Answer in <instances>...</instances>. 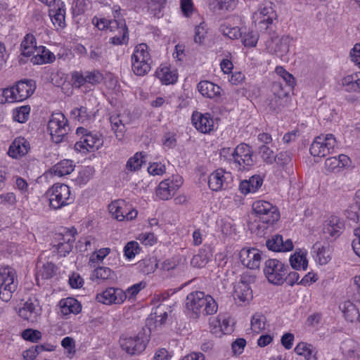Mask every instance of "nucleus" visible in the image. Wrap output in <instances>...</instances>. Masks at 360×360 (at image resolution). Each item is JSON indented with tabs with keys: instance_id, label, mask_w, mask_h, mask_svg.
Listing matches in <instances>:
<instances>
[{
	"instance_id": "29",
	"label": "nucleus",
	"mask_w": 360,
	"mask_h": 360,
	"mask_svg": "<svg viewBox=\"0 0 360 360\" xmlns=\"http://www.w3.org/2000/svg\"><path fill=\"white\" fill-rule=\"evenodd\" d=\"M340 309L343 313L345 319L351 322L359 320L360 313L356 305L349 300H346L339 305Z\"/></svg>"
},
{
	"instance_id": "9",
	"label": "nucleus",
	"mask_w": 360,
	"mask_h": 360,
	"mask_svg": "<svg viewBox=\"0 0 360 360\" xmlns=\"http://www.w3.org/2000/svg\"><path fill=\"white\" fill-rule=\"evenodd\" d=\"M77 135H82L80 140L75 144V148L79 152L89 151L94 148L98 149L101 145V141L96 134H92L84 127H78L76 131Z\"/></svg>"
},
{
	"instance_id": "64",
	"label": "nucleus",
	"mask_w": 360,
	"mask_h": 360,
	"mask_svg": "<svg viewBox=\"0 0 360 360\" xmlns=\"http://www.w3.org/2000/svg\"><path fill=\"white\" fill-rule=\"evenodd\" d=\"M284 105L283 101L278 97L272 96L269 100L268 106L269 110L273 112H278L281 110V107Z\"/></svg>"
},
{
	"instance_id": "55",
	"label": "nucleus",
	"mask_w": 360,
	"mask_h": 360,
	"mask_svg": "<svg viewBox=\"0 0 360 360\" xmlns=\"http://www.w3.org/2000/svg\"><path fill=\"white\" fill-rule=\"evenodd\" d=\"M292 89H289L285 84L275 82L273 85V96L283 100V98L288 96L289 92Z\"/></svg>"
},
{
	"instance_id": "45",
	"label": "nucleus",
	"mask_w": 360,
	"mask_h": 360,
	"mask_svg": "<svg viewBox=\"0 0 360 360\" xmlns=\"http://www.w3.org/2000/svg\"><path fill=\"white\" fill-rule=\"evenodd\" d=\"M56 271V266L51 262H47L43 264L42 267L37 273V279L41 277L43 279H49L52 278Z\"/></svg>"
},
{
	"instance_id": "5",
	"label": "nucleus",
	"mask_w": 360,
	"mask_h": 360,
	"mask_svg": "<svg viewBox=\"0 0 360 360\" xmlns=\"http://www.w3.org/2000/svg\"><path fill=\"white\" fill-rule=\"evenodd\" d=\"M252 210L263 224L272 225L280 218L278 208L267 201H255L252 204Z\"/></svg>"
},
{
	"instance_id": "8",
	"label": "nucleus",
	"mask_w": 360,
	"mask_h": 360,
	"mask_svg": "<svg viewBox=\"0 0 360 360\" xmlns=\"http://www.w3.org/2000/svg\"><path fill=\"white\" fill-rule=\"evenodd\" d=\"M336 140L331 134L316 137L311 143L309 151L313 156L324 157L333 150Z\"/></svg>"
},
{
	"instance_id": "10",
	"label": "nucleus",
	"mask_w": 360,
	"mask_h": 360,
	"mask_svg": "<svg viewBox=\"0 0 360 360\" xmlns=\"http://www.w3.org/2000/svg\"><path fill=\"white\" fill-rule=\"evenodd\" d=\"M127 298L126 293L120 288H108L96 295V299L104 304H120Z\"/></svg>"
},
{
	"instance_id": "35",
	"label": "nucleus",
	"mask_w": 360,
	"mask_h": 360,
	"mask_svg": "<svg viewBox=\"0 0 360 360\" xmlns=\"http://www.w3.org/2000/svg\"><path fill=\"white\" fill-rule=\"evenodd\" d=\"M155 75L165 84H173L178 78L177 75L170 71L169 68L167 67L158 69L155 72Z\"/></svg>"
},
{
	"instance_id": "32",
	"label": "nucleus",
	"mask_w": 360,
	"mask_h": 360,
	"mask_svg": "<svg viewBox=\"0 0 360 360\" xmlns=\"http://www.w3.org/2000/svg\"><path fill=\"white\" fill-rule=\"evenodd\" d=\"M294 351L297 354L304 356L307 360H317L314 348L311 345L300 342Z\"/></svg>"
},
{
	"instance_id": "28",
	"label": "nucleus",
	"mask_w": 360,
	"mask_h": 360,
	"mask_svg": "<svg viewBox=\"0 0 360 360\" xmlns=\"http://www.w3.org/2000/svg\"><path fill=\"white\" fill-rule=\"evenodd\" d=\"M60 307L61 312L64 315H68L71 313L77 314L82 310L80 303L73 297H68L66 299L61 300L60 301Z\"/></svg>"
},
{
	"instance_id": "50",
	"label": "nucleus",
	"mask_w": 360,
	"mask_h": 360,
	"mask_svg": "<svg viewBox=\"0 0 360 360\" xmlns=\"http://www.w3.org/2000/svg\"><path fill=\"white\" fill-rule=\"evenodd\" d=\"M243 32L242 42L245 46L255 47L257 45L259 35L253 31Z\"/></svg>"
},
{
	"instance_id": "44",
	"label": "nucleus",
	"mask_w": 360,
	"mask_h": 360,
	"mask_svg": "<svg viewBox=\"0 0 360 360\" xmlns=\"http://www.w3.org/2000/svg\"><path fill=\"white\" fill-rule=\"evenodd\" d=\"M124 202V200H118L112 202L108 206L109 212L118 221H122L124 219V214L122 210V205Z\"/></svg>"
},
{
	"instance_id": "34",
	"label": "nucleus",
	"mask_w": 360,
	"mask_h": 360,
	"mask_svg": "<svg viewBox=\"0 0 360 360\" xmlns=\"http://www.w3.org/2000/svg\"><path fill=\"white\" fill-rule=\"evenodd\" d=\"M74 167L72 160H63L53 167V171L56 175L63 176L70 174L74 170Z\"/></svg>"
},
{
	"instance_id": "4",
	"label": "nucleus",
	"mask_w": 360,
	"mask_h": 360,
	"mask_svg": "<svg viewBox=\"0 0 360 360\" xmlns=\"http://www.w3.org/2000/svg\"><path fill=\"white\" fill-rule=\"evenodd\" d=\"M149 329L142 328L134 337H120V345L129 354H139L146 347L149 341Z\"/></svg>"
},
{
	"instance_id": "56",
	"label": "nucleus",
	"mask_w": 360,
	"mask_h": 360,
	"mask_svg": "<svg viewBox=\"0 0 360 360\" xmlns=\"http://www.w3.org/2000/svg\"><path fill=\"white\" fill-rule=\"evenodd\" d=\"M139 252V243L136 241L128 242L124 248V256L127 259H132Z\"/></svg>"
},
{
	"instance_id": "47",
	"label": "nucleus",
	"mask_w": 360,
	"mask_h": 360,
	"mask_svg": "<svg viewBox=\"0 0 360 360\" xmlns=\"http://www.w3.org/2000/svg\"><path fill=\"white\" fill-rule=\"evenodd\" d=\"M143 158L141 153H136L133 157L128 160L126 168L131 172L139 169L142 164L145 162Z\"/></svg>"
},
{
	"instance_id": "41",
	"label": "nucleus",
	"mask_w": 360,
	"mask_h": 360,
	"mask_svg": "<svg viewBox=\"0 0 360 360\" xmlns=\"http://www.w3.org/2000/svg\"><path fill=\"white\" fill-rule=\"evenodd\" d=\"M27 310L30 314V317L27 318V321L30 322H34L37 320V317L39 316V313L36 309L34 304L28 300L25 304L24 306L20 309L19 310V316H25V311Z\"/></svg>"
},
{
	"instance_id": "11",
	"label": "nucleus",
	"mask_w": 360,
	"mask_h": 360,
	"mask_svg": "<svg viewBox=\"0 0 360 360\" xmlns=\"http://www.w3.org/2000/svg\"><path fill=\"white\" fill-rule=\"evenodd\" d=\"M10 88L13 90L15 102H19L31 96L35 90V84L33 80L25 79L18 81L15 86Z\"/></svg>"
},
{
	"instance_id": "42",
	"label": "nucleus",
	"mask_w": 360,
	"mask_h": 360,
	"mask_svg": "<svg viewBox=\"0 0 360 360\" xmlns=\"http://www.w3.org/2000/svg\"><path fill=\"white\" fill-rule=\"evenodd\" d=\"M219 30L223 35L232 39H238L243 35V32L238 27H231L225 23L221 25Z\"/></svg>"
},
{
	"instance_id": "53",
	"label": "nucleus",
	"mask_w": 360,
	"mask_h": 360,
	"mask_svg": "<svg viewBox=\"0 0 360 360\" xmlns=\"http://www.w3.org/2000/svg\"><path fill=\"white\" fill-rule=\"evenodd\" d=\"M30 108L28 105L21 106L13 112V119L20 123L25 122L29 117Z\"/></svg>"
},
{
	"instance_id": "2",
	"label": "nucleus",
	"mask_w": 360,
	"mask_h": 360,
	"mask_svg": "<svg viewBox=\"0 0 360 360\" xmlns=\"http://www.w3.org/2000/svg\"><path fill=\"white\" fill-rule=\"evenodd\" d=\"M48 130L52 141L60 143L68 141L70 130L65 115L60 112L53 113L48 122Z\"/></svg>"
},
{
	"instance_id": "63",
	"label": "nucleus",
	"mask_w": 360,
	"mask_h": 360,
	"mask_svg": "<svg viewBox=\"0 0 360 360\" xmlns=\"http://www.w3.org/2000/svg\"><path fill=\"white\" fill-rule=\"evenodd\" d=\"M86 83L95 85L99 84L103 79V75L98 71L86 72Z\"/></svg>"
},
{
	"instance_id": "24",
	"label": "nucleus",
	"mask_w": 360,
	"mask_h": 360,
	"mask_svg": "<svg viewBox=\"0 0 360 360\" xmlns=\"http://www.w3.org/2000/svg\"><path fill=\"white\" fill-rule=\"evenodd\" d=\"M342 84L346 91L360 93V72L343 77Z\"/></svg>"
},
{
	"instance_id": "46",
	"label": "nucleus",
	"mask_w": 360,
	"mask_h": 360,
	"mask_svg": "<svg viewBox=\"0 0 360 360\" xmlns=\"http://www.w3.org/2000/svg\"><path fill=\"white\" fill-rule=\"evenodd\" d=\"M129 40L128 28L126 23H122V32H118L114 37L110 39V43L114 45H122L127 44Z\"/></svg>"
},
{
	"instance_id": "37",
	"label": "nucleus",
	"mask_w": 360,
	"mask_h": 360,
	"mask_svg": "<svg viewBox=\"0 0 360 360\" xmlns=\"http://www.w3.org/2000/svg\"><path fill=\"white\" fill-rule=\"evenodd\" d=\"M212 254L206 250H201L199 252L194 255L191 259V264L194 267H204L209 262Z\"/></svg>"
},
{
	"instance_id": "58",
	"label": "nucleus",
	"mask_w": 360,
	"mask_h": 360,
	"mask_svg": "<svg viewBox=\"0 0 360 360\" xmlns=\"http://www.w3.org/2000/svg\"><path fill=\"white\" fill-rule=\"evenodd\" d=\"M93 175V169L90 167H86L82 170L77 177L75 179V181L79 185H84L86 184Z\"/></svg>"
},
{
	"instance_id": "33",
	"label": "nucleus",
	"mask_w": 360,
	"mask_h": 360,
	"mask_svg": "<svg viewBox=\"0 0 360 360\" xmlns=\"http://www.w3.org/2000/svg\"><path fill=\"white\" fill-rule=\"evenodd\" d=\"M307 252L302 250L296 252L290 257V265L294 269H299L302 267L304 270L307 269L308 260L307 259Z\"/></svg>"
},
{
	"instance_id": "21",
	"label": "nucleus",
	"mask_w": 360,
	"mask_h": 360,
	"mask_svg": "<svg viewBox=\"0 0 360 360\" xmlns=\"http://www.w3.org/2000/svg\"><path fill=\"white\" fill-rule=\"evenodd\" d=\"M313 256L321 265L327 264L330 259L331 251L328 244L326 245L320 242H316L312 246Z\"/></svg>"
},
{
	"instance_id": "36",
	"label": "nucleus",
	"mask_w": 360,
	"mask_h": 360,
	"mask_svg": "<svg viewBox=\"0 0 360 360\" xmlns=\"http://www.w3.org/2000/svg\"><path fill=\"white\" fill-rule=\"evenodd\" d=\"M112 129L114 131L115 136L117 139L122 140L124 137V132L126 131V127L120 119L119 115H112L110 117Z\"/></svg>"
},
{
	"instance_id": "25",
	"label": "nucleus",
	"mask_w": 360,
	"mask_h": 360,
	"mask_svg": "<svg viewBox=\"0 0 360 360\" xmlns=\"http://www.w3.org/2000/svg\"><path fill=\"white\" fill-rule=\"evenodd\" d=\"M290 39L287 36H283L281 38L275 37L271 39V42L269 45L271 50L278 56H282L289 50Z\"/></svg>"
},
{
	"instance_id": "19",
	"label": "nucleus",
	"mask_w": 360,
	"mask_h": 360,
	"mask_svg": "<svg viewBox=\"0 0 360 360\" xmlns=\"http://www.w3.org/2000/svg\"><path fill=\"white\" fill-rule=\"evenodd\" d=\"M345 360H358L360 359L359 345L352 340H347L342 343L341 347Z\"/></svg>"
},
{
	"instance_id": "48",
	"label": "nucleus",
	"mask_w": 360,
	"mask_h": 360,
	"mask_svg": "<svg viewBox=\"0 0 360 360\" xmlns=\"http://www.w3.org/2000/svg\"><path fill=\"white\" fill-rule=\"evenodd\" d=\"M115 273L108 267L98 266L94 271L92 276L103 281L114 279Z\"/></svg>"
},
{
	"instance_id": "13",
	"label": "nucleus",
	"mask_w": 360,
	"mask_h": 360,
	"mask_svg": "<svg viewBox=\"0 0 360 360\" xmlns=\"http://www.w3.org/2000/svg\"><path fill=\"white\" fill-rule=\"evenodd\" d=\"M240 262L244 266L251 269L259 267L261 252L255 248H243L239 253Z\"/></svg>"
},
{
	"instance_id": "61",
	"label": "nucleus",
	"mask_w": 360,
	"mask_h": 360,
	"mask_svg": "<svg viewBox=\"0 0 360 360\" xmlns=\"http://www.w3.org/2000/svg\"><path fill=\"white\" fill-rule=\"evenodd\" d=\"M207 34L205 22H201L195 28L194 41L195 43L202 44Z\"/></svg>"
},
{
	"instance_id": "26",
	"label": "nucleus",
	"mask_w": 360,
	"mask_h": 360,
	"mask_svg": "<svg viewBox=\"0 0 360 360\" xmlns=\"http://www.w3.org/2000/svg\"><path fill=\"white\" fill-rule=\"evenodd\" d=\"M224 171L221 169H217L212 172L208 179V186L214 191H219L224 188L226 178Z\"/></svg>"
},
{
	"instance_id": "6",
	"label": "nucleus",
	"mask_w": 360,
	"mask_h": 360,
	"mask_svg": "<svg viewBox=\"0 0 360 360\" xmlns=\"http://www.w3.org/2000/svg\"><path fill=\"white\" fill-rule=\"evenodd\" d=\"M288 266L276 259H267L264 263V273L269 282L281 285L288 274Z\"/></svg>"
},
{
	"instance_id": "1",
	"label": "nucleus",
	"mask_w": 360,
	"mask_h": 360,
	"mask_svg": "<svg viewBox=\"0 0 360 360\" xmlns=\"http://www.w3.org/2000/svg\"><path fill=\"white\" fill-rule=\"evenodd\" d=\"M186 308L188 316L195 319L200 313L205 316L215 314L218 306L210 295H205L202 291H194L187 295Z\"/></svg>"
},
{
	"instance_id": "43",
	"label": "nucleus",
	"mask_w": 360,
	"mask_h": 360,
	"mask_svg": "<svg viewBox=\"0 0 360 360\" xmlns=\"http://www.w3.org/2000/svg\"><path fill=\"white\" fill-rule=\"evenodd\" d=\"M266 317L261 313H255L251 319V326L254 332L259 333L265 329Z\"/></svg>"
},
{
	"instance_id": "20",
	"label": "nucleus",
	"mask_w": 360,
	"mask_h": 360,
	"mask_svg": "<svg viewBox=\"0 0 360 360\" xmlns=\"http://www.w3.org/2000/svg\"><path fill=\"white\" fill-rule=\"evenodd\" d=\"M344 228V222L336 216L330 217L323 224V231L324 233L329 234L333 237L340 236Z\"/></svg>"
},
{
	"instance_id": "23",
	"label": "nucleus",
	"mask_w": 360,
	"mask_h": 360,
	"mask_svg": "<svg viewBox=\"0 0 360 360\" xmlns=\"http://www.w3.org/2000/svg\"><path fill=\"white\" fill-rule=\"evenodd\" d=\"M0 284L7 286L8 288L17 290L18 281L15 271L11 267H4L0 270Z\"/></svg>"
},
{
	"instance_id": "27",
	"label": "nucleus",
	"mask_w": 360,
	"mask_h": 360,
	"mask_svg": "<svg viewBox=\"0 0 360 360\" xmlns=\"http://www.w3.org/2000/svg\"><path fill=\"white\" fill-rule=\"evenodd\" d=\"M349 161V158L345 155H340L338 158H328L325 161V167L330 172H335L336 170L345 167Z\"/></svg>"
},
{
	"instance_id": "7",
	"label": "nucleus",
	"mask_w": 360,
	"mask_h": 360,
	"mask_svg": "<svg viewBox=\"0 0 360 360\" xmlns=\"http://www.w3.org/2000/svg\"><path fill=\"white\" fill-rule=\"evenodd\" d=\"M233 163L239 170L249 169L255 165L253 151L251 147L246 143L239 144L233 151Z\"/></svg>"
},
{
	"instance_id": "15",
	"label": "nucleus",
	"mask_w": 360,
	"mask_h": 360,
	"mask_svg": "<svg viewBox=\"0 0 360 360\" xmlns=\"http://www.w3.org/2000/svg\"><path fill=\"white\" fill-rule=\"evenodd\" d=\"M180 187L179 184H174V180L162 181L156 188V195L162 200L171 198Z\"/></svg>"
},
{
	"instance_id": "30",
	"label": "nucleus",
	"mask_w": 360,
	"mask_h": 360,
	"mask_svg": "<svg viewBox=\"0 0 360 360\" xmlns=\"http://www.w3.org/2000/svg\"><path fill=\"white\" fill-rule=\"evenodd\" d=\"M39 52H41V53H37L31 58V62L34 65L51 63L56 59L54 54L44 46H40Z\"/></svg>"
},
{
	"instance_id": "57",
	"label": "nucleus",
	"mask_w": 360,
	"mask_h": 360,
	"mask_svg": "<svg viewBox=\"0 0 360 360\" xmlns=\"http://www.w3.org/2000/svg\"><path fill=\"white\" fill-rule=\"evenodd\" d=\"M165 1H157V0H151L148 4V9L150 13L153 15V16L160 18L161 15L162 11L164 8Z\"/></svg>"
},
{
	"instance_id": "59",
	"label": "nucleus",
	"mask_w": 360,
	"mask_h": 360,
	"mask_svg": "<svg viewBox=\"0 0 360 360\" xmlns=\"http://www.w3.org/2000/svg\"><path fill=\"white\" fill-rule=\"evenodd\" d=\"M75 239L73 236L72 238H69L67 241L60 242L57 245V250L60 255L65 256L72 249L73 243Z\"/></svg>"
},
{
	"instance_id": "18",
	"label": "nucleus",
	"mask_w": 360,
	"mask_h": 360,
	"mask_svg": "<svg viewBox=\"0 0 360 360\" xmlns=\"http://www.w3.org/2000/svg\"><path fill=\"white\" fill-rule=\"evenodd\" d=\"M252 291L244 278H242L234 287V299L242 303H245L251 300L252 298Z\"/></svg>"
},
{
	"instance_id": "38",
	"label": "nucleus",
	"mask_w": 360,
	"mask_h": 360,
	"mask_svg": "<svg viewBox=\"0 0 360 360\" xmlns=\"http://www.w3.org/2000/svg\"><path fill=\"white\" fill-rule=\"evenodd\" d=\"M53 13H50L51 20L54 25H57L60 27L65 25V11L63 8V3L58 1V8L51 11Z\"/></svg>"
},
{
	"instance_id": "39",
	"label": "nucleus",
	"mask_w": 360,
	"mask_h": 360,
	"mask_svg": "<svg viewBox=\"0 0 360 360\" xmlns=\"http://www.w3.org/2000/svg\"><path fill=\"white\" fill-rule=\"evenodd\" d=\"M138 268L144 274L153 273L158 268L157 259L154 257L143 259L138 262Z\"/></svg>"
},
{
	"instance_id": "52",
	"label": "nucleus",
	"mask_w": 360,
	"mask_h": 360,
	"mask_svg": "<svg viewBox=\"0 0 360 360\" xmlns=\"http://www.w3.org/2000/svg\"><path fill=\"white\" fill-rule=\"evenodd\" d=\"M132 63V70L135 75L139 76H143L147 74L150 70L151 63H143L141 60L131 61Z\"/></svg>"
},
{
	"instance_id": "31",
	"label": "nucleus",
	"mask_w": 360,
	"mask_h": 360,
	"mask_svg": "<svg viewBox=\"0 0 360 360\" xmlns=\"http://www.w3.org/2000/svg\"><path fill=\"white\" fill-rule=\"evenodd\" d=\"M148 46L146 44H140L135 48L131 56V61H141L143 63H151V58L148 51Z\"/></svg>"
},
{
	"instance_id": "51",
	"label": "nucleus",
	"mask_w": 360,
	"mask_h": 360,
	"mask_svg": "<svg viewBox=\"0 0 360 360\" xmlns=\"http://www.w3.org/2000/svg\"><path fill=\"white\" fill-rule=\"evenodd\" d=\"M259 153L263 161L269 165H271L275 162L276 157L274 151L267 146L262 145L259 147Z\"/></svg>"
},
{
	"instance_id": "14",
	"label": "nucleus",
	"mask_w": 360,
	"mask_h": 360,
	"mask_svg": "<svg viewBox=\"0 0 360 360\" xmlns=\"http://www.w3.org/2000/svg\"><path fill=\"white\" fill-rule=\"evenodd\" d=\"M30 149V145L25 138L19 136L15 138L11 144L8 154L10 157L18 159L25 155Z\"/></svg>"
},
{
	"instance_id": "40",
	"label": "nucleus",
	"mask_w": 360,
	"mask_h": 360,
	"mask_svg": "<svg viewBox=\"0 0 360 360\" xmlns=\"http://www.w3.org/2000/svg\"><path fill=\"white\" fill-rule=\"evenodd\" d=\"M21 51H25V54L34 53L37 50V43L34 36L32 34H27L24 37L20 44Z\"/></svg>"
},
{
	"instance_id": "62",
	"label": "nucleus",
	"mask_w": 360,
	"mask_h": 360,
	"mask_svg": "<svg viewBox=\"0 0 360 360\" xmlns=\"http://www.w3.org/2000/svg\"><path fill=\"white\" fill-rule=\"evenodd\" d=\"M13 94V90H11L10 87L0 89V103H14Z\"/></svg>"
},
{
	"instance_id": "49",
	"label": "nucleus",
	"mask_w": 360,
	"mask_h": 360,
	"mask_svg": "<svg viewBox=\"0 0 360 360\" xmlns=\"http://www.w3.org/2000/svg\"><path fill=\"white\" fill-rule=\"evenodd\" d=\"M71 115L81 123L89 121L91 117L88 109L84 106L75 108L71 111Z\"/></svg>"
},
{
	"instance_id": "60",
	"label": "nucleus",
	"mask_w": 360,
	"mask_h": 360,
	"mask_svg": "<svg viewBox=\"0 0 360 360\" xmlns=\"http://www.w3.org/2000/svg\"><path fill=\"white\" fill-rule=\"evenodd\" d=\"M22 337L26 340L37 342L41 338V333L37 330L28 328L23 330Z\"/></svg>"
},
{
	"instance_id": "3",
	"label": "nucleus",
	"mask_w": 360,
	"mask_h": 360,
	"mask_svg": "<svg viewBox=\"0 0 360 360\" xmlns=\"http://www.w3.org/2000/svg\"><path fill=\"white\" fill-rule=\"evenodd\" d=\"M46 195L49 198L50 207L54 210L60 209L74 202L70 187L63 184H55L48 189Z\"/></svg>"
},
{
	"instance_id": "54",
	"label": "nucleus",
	"mask_w": 360,
	"mask_h": 360,
	"mask_svg": "<svg viewBox=\"0 0 360 360\" xmlns=\"http://www.w3.org/2000/svg\"><path fill=\"white\" fill-rule=\"evenodd\" d=\"M276 72L283 78L285 84L289 89H293L295 85V79L292 75L287 72L283 67H277Z\"/></svg>"
},
{
	"instance_id": "12",
	"label": "nucleus",
	"mask_w": 360,
	"mask_h": 360,
	"mask_svg": "<svg viewBox=\"0 0 360 360\" xmlns=\"http://www.w3.org/2000/svg\"><path fill=\"white\" fill-rule=\"evenodd\" d=\"M255 16L260 30H267L269 25H272L274 20L276 19L277 14L270 4L261 6L255 13Z\"/></svg>"
},
{
	"instance_id": "17",
	"label": "nucleus",
	"mask_w": 360,
	"mask_h": 360,
	"mask_svg": "<svg viewBox=\"0 0 360 360\" xmlns=\"http://www.w3.org/2000/svg\"><path fill=\"white\" fill-rule=\"evenodd\" d=\"M192 122L196 129L202 133H209L213 129L214 121L210 114L193 113L192 115Z\"/></svg>"
},
{
	"instance_id": "22",
	"label": "nucleus",
	"mask_w": 360,
	"mask_h": 360,
	"mask_svg": "<svg viewBox=\"0 0 360 360\" xmlns=\"http://www.w3.org/2000/svg\"><path fill=\"white\" fill-rule=\"evenodd\" d=\"M198 89L203 96L209 98H219L221 95L220 86L207 80L199 82Z\"/></svg>"
},
{
	"instance_id": "16",
	"label": "nucleus",
	"mask_w": 360,
	"mask_h": 360,
	"mask_svg": "<svg viewBox=\"0 0 360 360\" xmlns=\"http://www.w3.org/2000/svg\"><path fill=\"white\" fill-rule=\"evenodd\" d=\"M269 250L274 252H287L293 249V244L290 239L283 241V236L278 234L273 236L266 242Z\"/></svg>"
}]
</instances>
